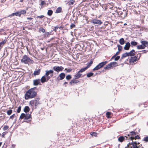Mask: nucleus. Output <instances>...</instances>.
Returning <instances> with one entry per match:
<instances>
[{"instance_id":"nucleus-47","label":"nucleus","mask_w":148,"mask_h":148,"mask_svg":"<svg viewBox=\"0 0 148 148\" xmlns=\"http://www.w3.org/2000/svg\"><path fill=\"white\" fill-rule=\"evenodd\" d=\"M140 138V137L138 135L137 136H136L134 137V139H139Z\"/></svg>"},{"instance_id":"nucleus-35","label":"nucleus","mask_w":148,"mask_h":148,"mask_svg":"<svg viewBox=\"0 0 148 148\" xmlns=\"http://www.w3.org/2000/svg\"><path fill=\"white\" fill-rule=\"evenodd\" d=\"M53 12L51 10H49L47 12V14L49 16H51L53 14Z\"/></svg>"},{"instance_id":"nucleus-1","label":"nucleus","mask_w":148,"mask_h":148,"mask_svg":"<svg viewBox=\"0 0 148 148\" xmlns=\"http://www.w3.org/2000/svg\"><path fill=\"white\" fill-rule=\"evenodd\" d=\"M37 94V88L35 87L29 89L27 91L25 95V99L28 100L29 99L34 98Z\"/></svg>"},{"instance_id":"nucleus-26","label":"nucleus","mask_w":148,"mask_h":148,"mask_svg":"<svg viewBox=\"0 0 148 148\" xmlns=\"http://www.w3.org/2000/svg\"><path fill=\"white\" fill-rule=\"evenodd\" d=\"M35 101V106H36L38 104L40 103V102L39 101V99H37L36 100H34Z\"/></svg>"},{"instance_id":"nucleus-59","label":"nucleus","mask_w":148,"mask_h":148,"mask_svg":"<svg viewBox=\"0 0 148 148\" xmlns=\"http://www.w3.org/2000/svg\"><path fill=\"white\" fill-rule=\"evenodd\" d=\"M27 19L28 20H32L33 19V18L31 17H27Z\"/></svg>"},{"instance_id":"nucleus-62","label":"nucleus","mask_w":148,"mask_h":148,"mask_svg":"<svg viewBox=\"0 0 148 148\" xmlns=\"http://www.w3.org/2000/svg\"><path fill=\"white\" fill-rule=\"evenodd\" d=\"M67 84V82H65L64 83V84Z\"/></svg>"},{"instance_id":"nucleus-61","label":"nucleus","mask_w":148,"mask_h":148,"mask_svg":"<svg viewBox=\"0 0 148 148\" xmlns=\"http://www.w3.org/2000/svg\"><path fill=\"white\" fill-rule=\"evenodd\" d=\"M15 145H12V147L13 148H14L15 147Z\"/></svg>"},{"instance_id":"nucleus-19","label":"nucleus","mask_w":148,"mask_h":148,"mask_svg":"<svg viewBox=\"0 0 148 148\" xmlns=\"http://www.w3.org/2000/svg\"><path fill=\"white\" fill-rule=\"evenodd\" d=\"M62 11V8L60 7H58L56 11V13H58L61 12Z\"/></svg>"},{"instance_id":"nucleus-15","label":"nucleus","mask_w":148,"mask_h":148,"mask_svg":"<svg viewBox=\"0 0 148 148\" xmlns=\"http://www.w3.org/2000/svg\"><path fill=\"white\" fill-rule=\"evenodd\" d=\"M135 51L134 49L132 50L130 52H127L128 56H133L135 54Z\"/></svg>"},{"instance_id":"nucleus-32","label":"nucleus","mask_w":148,"mask_h":148,"mask_svg":"<svg viewBox=\"0 0 148 148\" xmlns=\"http://www.w3.org/2000/svg\"><path fill=\"white\" fill-rule=\"evenodd\" d=\"M93 62L91 61L89 63H88L87 64V66L86 67L87 69L91 66V65L92 64Z\"/></svg>"},{"instance_id":"nucleus-9","label":"nucleus","mask_w":148,"mask_h":148,"mask_svg":"<svg viewBox=\"0 0 148 148\" xmlns=\"http://www.w3.org/2000/svg\"><path fill=\"white\" fill-rule=\"evenodd\" d=\"M91 22L92 23L98 24V25H100L102 23V22H101L100 20H97L96 19H93L91 20Z\"/></svg>"},{"instance_id":"nucleus-56","label":"nucleus","mask_w":148,"mask_h":148,"mask_svg":"<svg viewBox=\"0 0 148 148\" xmlns=\"http://www.w3.org/2000/svg\"><path fill=\"white\" fill-rule=\"evenodd\" d=\"M50 34L48 32H46L45 34V36H48Z\"/></svg>"},{"instance_id":"nucleus-64","label":"nucleus","mask_w":148,"mask_h":148,"mask_svg":"<svg viewBox=\"0 0 148 148\" xmlns=\"http://www.w3.org/2000/svg\"><path fill=\"white\" fill-rule=\"evenodd\" d=\"M20 1L21 2H22L23 1V0H21Z\"/></svg>"},{"instance_id":"nucleus-55","label":"nucleus","mask_w":148,"mask_h":148,"mask_svg":"<svg viewBox=\"0 0 148 148\" xmlns=\"http://www.w3.org/2000/svg\"><path fill=\"white\" fill-rule=\"evenodd\" d=\"M6 134V133L5 132H3L2 134V136L3 137H4V136Z\"/></svg>"},{"instance_id":"nucleus-50","label":"nucleus","mask_w":148,"mask_h":148,"mask_svg":"<svg viewBox=\"0 0 148 148\" xmlns=\"http://www.w3.org/2000/svg\"><path fill=\"white\" fill-rule=\"evenodd\" d=\"M15 114H13L12 116H10V119H13L14 118L16 117L15 116Z\"/></svg>"},{"instance_id":"nucleus-24","label":"nucleus","mask_w":148,"mask_h":148,"mask_svg":"<svg viewBox=\"0 0 148 148\" xmlns=\"http://www.w3.org/2000/svg\"><path fill=\"white\" fill-rule=\"evenodd\" d=\"M138 44V43L136 41H131L130 42L131 47H132L133 46H136Z\"/></svg>"},{"instance_id":"nucleus-5","label":"nucleus","mask_w":148,"mask_h":148,"mask_svg":"<svg viewBox=\"0 0 148 148\" xmlns=\"http://www.w3.org/2000/svg\"><path fill=\"white\" fill-rule=\"evenodd\" d=\"M108 62L107 61L101 62L99 63L93 69V70H97L101 67H103Z\"/></svg>"},{"instance_id":"nucleus-46","label":"nucleus","mask_w":148,"mask_h":148,"mask_svg":"<svg viewBox=\"0 0 148 148\" xmlns=\"http://www.w3.org/2000/svg\"><path fill=\"white\" fill-rule=\"evenodd\" d=\"M8 128V126H5L3 128V130L5 131L7 130Z\"/></svg>"},{"instance_id":"nucleus-27","label":"nucleus","mask_w":148,"mask_h":148,"mask_svg":"<svg viewBox=\"0 0 148 148\" xmlns=\"http://www.w3.org/2000/svg\"><path fill=\"white\" fill-rule=\"evenodd\" d=\"M29 110L30 109L29 107L27 106H25L24 109V111L25 112H28L29 111Z\"/></svg>"},{"instance_id":"nucleus-17","label":"nucleus","mask_w":148,"mask_h":148,"mask_svg":"<svg viewBox=\"0 0 148 148\" xmlns=\"http://www.w3.org/2000/svg\"><path fill=\"white\" fill-rule=\"evenodd\" d=\"M40 69H38L35 71L34 73V75L35 76L36 75H38L40 74Z\"/></svg>"},{"instance_id":"nucleus-8","label":"nucleus","mask_w":148,"mask_h":148,"mask_svg":"<svg viewBox=\"0 0 148 148\" xmlns=\"http://www.w3.org/2000/svg\"><path fill=\"white\" fill-rule=\"evenodd\" d=\"M137 60V57L136 56H134L131 57L129 60V61L131 64H135L136 63V61Z\"/></svg>"},{"instance_id":"nucleus-40","label":"nucleus","mask_w":148,"mask_h":148,"mask_svg":"<svg viewBox=\"0 0 148 148\" xmlns=\"http://www.w3.org/2000/svg\"><path fill=\"white\" fill-rule=\"evenodd\" d=\"M94 74L92 73H88L87 75V76L88 77H90L93 75Z\"/></svg>"},{"instance_id":"nucleus-14","label":"nucleus","mask_w":148,"mask_h":148,"mask_svg":"<svg viewBox=\"0 0 148 148\" xmlns=\"http://www.w3.org/2000/svg\"><path fill=\"white\" fill-rule=\"evenodd\" d=\"M65 74L64 73H61L59 75L58 77H60V78L59 79L60 80H61L63 79L65 77Z\"/></svg>"},{"instance_id":"nucleus-60","label":"nucleus","mask_w":148,"mask_h":148,"mask_svg":"<svg viewBox=\"0 0 148 148\" xmlns=\"http://www.w3.org/2000/svg\"><path fill=\"white\" fill-rule=\"evenodd\" d=\"M142 52H143V53H145L147 52V51H146V50H143L142 51Z\"/></svg>"},{"instance_id":"nucleus-11","label":"nucleus","mask_w":148,"mask_h":148,"mask_svg":"<svg viewBox=\"0 0 148 148\" xmlns=\"http://www.w3.org/2000/svg\"><path fill=\"white\" fill-rule=\"evenodd\" d=\"M40 83V80L39 79H36L33 81V84L34 86H37Z\"/></svg>"},{"instance_id":"nucleus-48","label":"nucleus","mask_w":148,"mask_h":148,"mask_svg":"<svg viewBox=\"0 0 148 148\" xmlns=\"http://www.w3.org/2000/svg\"><path fill=\"white\" fill-rule=\"evenodd\" d=\"M39 31L40 32H42L43 33L45 31V29L42 28H40L39 29Z\"/></svg>"},{"instance_id":"nucleus-23","label":"nucleus","mask_w":148,"mask_h":148,"mask_svg":"<svg viewBox=\"0 0 148 148\" xmlns=\"http://www.w3.org/2000/svg\"><path fill=\"white\" fill-rule=\"evenodd\" d=\"M79 82L78 80H72L70 82V84L71 85H72V84L73 83H77Z\"/></svg>"},{"instance_id":"nucleus-7","label":"nucleus","mask_w":148,"mask_h":148,"mask_svg":"<svg viewBox=\"0 0 148 148\" xmlns=\"http://www.w3.org/2000/svg\"><path fill=\"white\" fill-rule=\"evenodd\" d=\"M63 69L64 68L62 66H55L53 68V69L58 73L62 71Z\"/></svg>"},{"instance_id":"nucleus-18","label":"nucleus","mask_w":148,"mask_h":148,"mask_svg":"<svg viewBox=\"0 0 148 148\" xmlns=\"http://www.w3.org/2000/svg\"><path fill=\"white\" fill-rule=\"evenodd\" d=\"M74 2L75 1L74 0H71L69 1L66 4L69 5H73Z\"/></svg>"},{"instance_id":"nucleus-34","label":"nucleus","mask_w":148,"mask_h":148,"mask_svg":"<svg viewBox=\"0 0 148 148\" xmlns=\"http://www.w3.org/2000/svg\"><path fill=\"white\" fill-rule=\"evenodd\" d=\"M142 140L145 141L146 142H148V136L145 137Z\"/></svg>"},{"instance_id":"nucleus-10","label":"nucleus","mask_w":148,"mask_h":148,"mask_svg":"<svg viewBox=\"0 0 148 148\" xmlns=\"http://www.w3.org/2000/svg\"><path fill=\"white\" fill-rule=\"evenodd\" d=\"M131 46L129 42H127L126 43L124 49L125 50H127L129 49L130 47Z\"/></svg>"},{"instance_id":"nucleus-33","label":"nucleus","mask_w":148,"mask_h":148,"mask_svg":"<svg viewBox=\"0 0 148 148\" xmlns=\"http://www.w3.org/2000/svg\"><path fill=\"white\" fill-rule=\"evenodd\" d=\"M29 104L32 106H33L35 105V101L34 100H32L29 101Z\"/></svg>"},{"instance_id":"nucleus-12","label":"nucleus","mask_w":148,"mask_h":148,"mask_svg":"<svg viewBox=\"0 0 148 148\" xmlns=\"http://www.w3.org/2000/svg\"><path fill=\"white\" fill-rule=\"evenodd\" d=\"M82 75L79 71L78 72L74 75V77L75 79H78L80 78Z\"/></svg>"},{"instance_id":"nucleus-53","label":"nucleus","mask_w":148,"mask_h":148,"mask_svg":"<svg viewBox=\"0 0 148 148\" xmlns=\"http://www.w3.org/2000/svg\"><path fill=\"white\" fill-rule=\"evenodd\" d=\"M75 26V25L73 24H72L70 25V27L71 28L74 27Z\"/></svg>"},{"instance_id":"nucleus-41","label":"nucleus","mask_w":148,"mask_h":148,"mask_svg":"<svg viewBox=\"0 0 148 148\" xmlns=\"http://www.w3.org/2000/svg\"><path fill=\"white\" fill-rule=\"evenodd\" d=\"M128 56V54H127V52H126L125 53H123L122 55V57L123 58H125V57H126L127 56Z\"/></svg>"},{"instance_id":"nucleus-44","label":"nucleus","mask_w":148,"mask_h":148,"mask_svg":"<svg viewBox=\"0 0 148 148\" xmlns=\"http://www.w3.org/2000/svg\"><path fill=\"white\" fill-rule=\"evenodd\" d=\"M21 106H19L18 107V108L17 110V113H19L20 112L21 110Z\"/></svg>"},{"instance_id":"nucleus-37","label":"nucleus","mask_w":148,"mask_h":148,"mask_svg":"<svg viewBox=\"0 0 148 148\" xmlns=\"http://www.w3.org/2000/svg\"><path fill=\"white\" fill-rule=\"evenodd\" d=\"M12 110H8L7 112V114L8 115H10L12 112Z\"/></svg>"},{"instance_id":"nucleus-6","label":"nucleus","mask_w":148,"mask_h":148,"mask_svg":"<svg viewBox=\"0 0 148 148\" xmlns=\"http://www.w3.org/2000/svg\"><path fill=\"white\" fill-rule=\"evenodd\" d=\"M127 146L128 148H139L137 146L136 142H132L131 144L129 143L127 144Z\"/></svg>"},{"instance_id":"nucleus-28","label":"nucleus","mask_w":148,"mask_h":148,"mask_svg":"<svg viewBox=\"0 0 148 148\" xmlns=\"http://www.w3.org/2000/svg\"><path fill=\"white\" fill-rule=\"evenodd\" d=\"M125 139L124 137L123 136H121L118 138V140L120 142H122Z\"/></svg>"},{"instance_id":"nucleus-36","label":"nucleus","mask_w":148,"mask_h":148,"mask_svg":"<svg viewBox=\"0 0 148 148\" xmlns=\"http://www.w3.org/2000/svg\"><path fill=\"white\" fill-rule=\"evenodd\" d=\"M87 69V68L85 67V68L81 69L79 71L81 73L85 71V70Z\"/></svg>"},{"instance_id":"nucleus-30","label":"nucleus","mask_w":148,"mask_h":148,"mask_svg":"<svg viewBox=\"0 0 148 148\" xmlns=\"http://www.w3.org/2000/svg\"><path fill=\"white\" fill-rule=\"evenodd\" d=\"M19 11H17V12H16L15 13H12L11 16H20V15L19 14Z\"/></svg>"},{"instance_id":"nucleus-4","label":"nucleus","mask_w":148,"mask_h":148,"mask_svg":"<svg viewBox=\"0 0 148 148\" xmlns=\"http://www.w3.org/2000/svg\"><path fill=\"white\" fill-rule=\"evenodd\" d=\"M136 135L135 132L132 131L130 132V134L128 135L127 136H125V137L126 140H131L133 141V140L134 139V136Z\"/></svg>"},{"instance_id":"nucleus-20","label":"nucleus","mask_w":148,"mask_h":148,"mask_svg":"<svg viewBox=\"0 0 148 148\" xmlns=\"http://www.w3.org/2000/svg\"><path fill=\"white\" fill-rule=\"evenodd\" d=\"M18 11L19 13L20 16L21 14H25L26 12V10H22L19 11Z\"/></svg>"},{"instance_id":"nucleus-49","label":"nucleus","mask_w":148,"mask_h":148,"mask_svg":"<svg viewBox=\"0 0 148 148\" xmlns=\"http://www.w3.org/2000/svg\"><path fill=\"white\" fill-rule=\"evenodd\" d=\"M120 58V56H118L117 57L115 56V57L114 58H115L114 60L115 61L119 59Z\"/></svg>"},{"instance_id":"nucleus-3","label":"nucleus","mask_w":148,"mask_h":148,"mask_svg":"<svg viewBox=\"0 0 148 148\" xmlns=\"http://www.w3.org/2000/svg\"><path fill=\"white\" fill-rule=\"evenodd\" d=\"M21 62L25 64H33L34 62L33 60L31 59L26 55H24L21 60Z\"/></svg>"},{"instance_id":"nucleus-38","label":"nucleus","mask_w":148,"mask_h":148,"mask_svg":"<svg viewBox=\"0 0 148 148\" xmlns=\"http://www.w3.org/2000/svg\"><path fill=\"white\" fill-rule=\"evenodd\" d=\"M25 114L24 113H22L20 116V118L21 119H24L25 118Z\"/></svg>"},{"instance_id":"nucleus-54","label":"nucleus","mask_w":148,"mask_h":148,"mask_svg":"<svg viewBox=\"0 0 148 148\" xmlns=\"http://www.w3.org/2000/svg\"><path fill=\"white\" fill-rule=\"evenodd\" d=\"M44 17V16L43 15H41L38 16L37 18H43Z\"/></svg>"},{"instance_id":"nucleus-31","label":"nucleus","mask_w":148,"mask_h":148,"mask_svg":"<svg viewBox=\"0 0 148 148\" xmlns=\"http://www.w3.org/2000/svg\"><path fill=\"white\" fill-rule=\"evenodd\" d=\"M6 41L5 40H4L2 42H0V47L1 48L3 47V45L6 42Z\"/></svg>"},{"instance_id":"nucleus-45","label":"nucleus","mask_w":148,"mask_h":148,"mask_svg":"<svg viewBox=\"0 0 148 148\" xmlns=\"http://www.w3.org/2000/svg\"><path fill=\"white\" fill-rule=\"evenodd\" d=\"M117 47H118V50H119V51H121L122 49V47L121 46L119 45H117Z\"/></svg>"},{"instance_id":"nucleus-57","label":"nucleus","mask_w":148,"mask_h":148,"mask_svg":"<svg viewBox=\"0 0 148 148\" xmlns=\"http://www.w3.org/2000/svg\"><path fill=\"white\" fill-rule=\"evenodd\" d=\"M45 4V2L44 1H42L41 2V5H43Z\"/></svg>"},{"instance_id":"nucleus-13","label":"nucleus","mask_w":148,"mask_h":148,"mask_svg":"<svg viewBox=\"0 0 148 148\" xmlns=\"http://www.w3.org/2000/svg\"><path fill=\"white\" fill-rule=\"evenodd\" d=\"M140 43L144 46L145 48V47L148 46V42L146 41H141Z\"/></svg>"},{"instance_id":"nucleus-22","label":"nucleus","mask_w":148,"mask_h":148,"mask_svg":"<svg viewBox=\"0 0 148 148\" xmlns=\"http://www.w3.org/2000/svg\"><path fill=\"white\" fill-rule=\"evenodd\" d=\"M25 115V120H27L31 118V116L30 114H26Z\"/></svg>"},{"instance_id":"nucleus-42","label":"nucleus","mask_w":148,"mask_h":148,"mask_svg":"<svg viewBox=\"0 0 148 148\" xmlns=\"http://www.w3.org/2000/svg\"><path fill=\"white\" fill-rule=\"evenodd\" d=\"M71 78V75H67L66 76V79H67V80H69Z\"/></svg>"},{"instance_id":"nucleus-21","label":"nucleus","mask_w":148,"mask_h":148,"mask_svg":"<svg viewBox=\"0 0 148 148\" xmlns=\"http://www.w3.org/2000/svg\"><path fill=\"white\" fill-rule=\"evenodd\" d=\"M119 42L121 45H123L125 43V41L124 39L123 38H122L120 39L119 40Z\"/></svg>"},{"instance_id":"nucleus-25","label":"nucleus","mask_w":148,"mask_h":148,"mask_svg":"<svg viewBox=\"0 0 148 148\" xmlns=\"http://www.w3.org/2000/svg\"><path fill=\"white\" fill-rule=\"evenodd\" d=\"M137 48L138 49H143L145 48L144 46L142 44L137 46Z\"/></svg>"},{"instance_id":"nucleus-52","label":"nucleus","mask_w":148,"mask_h":148,"mask_svg":"<svg viewBox=\"0 0 148 148\" xmlns=\"http://www.w3.org/2000/svg\"><path fill=\"white\" fill-rule=\"evenodd\" d=\"M118 52H117L116 53V54H115V55H114V56H113L112 57V58H111V59H113V58H114V57H115V56H116L117 55H118Z\"/></svg>"},{"instance_id":"nucleus-51","label":"nucleus","mask_w":148,"mask_h":148,"mask_svg":"<svg viewBox=\"0 0 148 148\" xmlns=\"http://www.w3.org/2000/svg\"><path fill=\"white\" fill-rule=\"evenodd\" d=\"M65 69L67 70L66 72L67 73L70 72L72 70V69Z\"/></svg>"},{"instance_id":"nucleus-39","label":"nucleus","mask_w":148,"mask_h":148,"mask_svg":"<svg viewBox=\"0 0 148 148\" xmlns=\"http://www.w3.org/2000/svg\"><path fill=\"white\" fill-rule=\"evenodd\" d=\"M111 113L110 112H106V116L108 118H110V115L111 114Z\"/></svg>"},{"instance_id":"nucleus-43","label":"nucleus","mask_w":148,"mask_h":148,"mask_svg":"<svg viewBox=\"0 0 148 148\" xmlns=\"http://www.w3.org/2000/svg\"><path fill=\"white\" fill-rule=\"evenodd\" d=\"M91 135L95 136H97V133L96 132H92L90 133Z\"/></svg>"},{"instance_id":"nucleus-16","label":"nucleus","mask_w":148,"mask_h":148,"mask_svg":"<svg viewBox=\"0 0 148 148\" xmlns=\"http://www.w3.org/2000/svg\"><path fill=\"white\" fill-rule=\"evenodd\" d=\"M112 68L111 63L108 64L104 68V69L108 70Z\"/></svg>"},{"instance_id":"nucleus-63","label":"nucleus","mask_w":148,"mask_h":148,"mask_svg":"<svg viewBox=\"0 0 148 148\" xmlns=\"http://www.w3.org/2000/svg\"><path fill=\"white\" fill-rule=\"evenodd\" d=\"M124 25H127V24L126 23H125L124 24Z\"/></svg>"},{"instance_id":"nucleus-2","label":"nucleus","mask_w":148,"mask_h":148,"mask_svg":"<svg viewBox=\"0 0 148 148\" xmlns=\"http://www.w3.org/2000/svg\"><path fill=\"white\" fill-rule=\"evenodd\" d=\"M54 71L53 70H50L45 71V75L42 77L40 81L42 83L47 82L48 80L53 76Z\"/></svg>"},{"instance_id":"nucleus-29","label":"nucleus","mask_w":148,"mask_h":148,"mask_svg":"<svg viewBox=\"0 0 148 148\" xmlns=\"http://www.w3.org/2000/svg\"><path fill=\"white\" fill-rule=\"evenodd\" d=\"M112 64V67H115L118 66L117 64V63L116 62H113L111 63Z\"/></svg>"},{"instance_id":"nucleus-58","label":"nucleus","mask_w":148,"mask_h":148,"mask_svg":"<svg viewBox=\"0 0 148 148\" xmlns=\"http://www.w3.org/2000/svg\"><path fill=\"white\" fill-rule=\"evenodd\" d=\"M58 27H55V29L53 30V31H55V32H56V29H58Z\"/></svg>"}]
</instances>
